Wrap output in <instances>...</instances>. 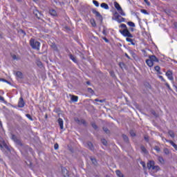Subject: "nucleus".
<instances>
[{
  "label": "nucleus",
  "instance_id": "nucleus-1",
  "mask_svg": "<svg viewBox=\"0 0 177 177\" xmlns=\"http://www.w3.org/2000/svg\"><path fill=\"white\" fill-rule=\"evenodd\" d=\"M112 20H114L115 21H117L118 24H121L123 22H126V19L123 18L122 17H121L117 11H115L113 13V17H112Z\"/></svg>",
  "mask_w": 177,
  "mask_h": 177
},
{
  "label": "nucleus",
  "instance_id": "nucleus-2",
  "mask_svg": "<svg viewBox=\"0 0 177 177\" xmlns=\"http://www.w3.org/2000/svg\"><path fill=\"white\" fill-rule=\"evenodd\" d=\"M158 62V59L155 55L150 56L149 59L146 60V63L148 67H153V62Z\"/></svg>",
  "mask_w": 177,
  "mask_h": 177
},
{
  "label": "nucleus",
  "instance_id": "nucleus-3",
  "mask_svg": "<svg viewBox=\"0 0 177 177\" xmlns=\"http://www.w3.org/2000/svg\"><path fill=\"white\" fill-rule=\"evenodd\" d=\"M30 44L31 48L36 49L37 50H39V47L41 46V43H39V41H36L35 39H30Z\"/></svg>",
  "mask_w": 177,
  "mask_h": 177
},
{
  "label": "nucleus",
  "instance_id": "nucleus-4",
  "mask_svg": "<svg viewBox=\"0 0 177 177\" xmlns=\"http://www.w3.org/2000/svg\"><path fill=\"white\" fill-rule=\"evenodd\" d=\"M119 32H120V34L122 35H123V37H129V38L133 37V35L130 33V32L128 29L120 30H119Z\"/></svg>",
  "mask_w": 177,
  "mask_h": 177
},
{
  "label": "nucleus",
  "instance_id": "nucleus-5",
  "mask_svg": "<svg viewBox=\"0 0 177 177\" xmlns=\"http://www.w3.org/2000/svg\"><path fill=\"white\" fill-rule=\"evenodd\" d=\"M114 6L115 9H117L118 12L119 14H120L121 16H126V13L124 12L122 8H121V6H120L119 3H118L116 1L114 2Z\"/></svg>",
  "mask_w": 177,
  "mask_h": 177
},
{
  "label": "nucleus",
  "instance_id": "nucleus-6",
  "mask_svg": "<svg viewBox=\"0 0 177 177\" xmlns=\"http://www.w3.org/2000/svg\"><path fill=\"white\" fill-rule=\"evenodd\" d=\"M166 76L170 81H173L174 80V77H173V73L171 70L167 71Z\"/></svg>",
  "mask_w": 177,
  "mask_h": 177
},
{
  "label": "nucleus",
  "instance_id": "nucleus-7",
  "mask_svg": "<svg viewBox=\"0 0 177 177\" xmlns=\"http://www.w3.org/2000/svg\"><path fill=\"white\" fill-rule=\"evenodd\" d=\"M147 167L148 169H149V170L151 169V168H153V167H156L155 161L154 160L148 161Z\"/></svg>",
  "mask_w": 177,
  "mask_h": 177
},
{
  "label": "nucleus",
  "instance_id": "nucleus-8",
  "mask_svg": "<svg viewBox=\"0 0 177 177\" xmlns=\"http://www.w3.org/2000/svg\"><path fill=\"white\" fill-rule=\"evenodd\" d=\"M25 106V102L24 101V99L21 97L19 99V102H18V107L23 108Z\"/></svg>",
  "mask_w": 177,
  "mask_h": 177
},
{
  "label": "nucleus",
  "instance_id": "nucleus-9",
  "mask_svg": "<svg viewBox=\"0 0 177 177\" xmlns=\"http://www.w3.org/2000/svg\"><path fill=\"white\" fill-rule=\"evenodd\" d=\"M93 13L96 16V17H98L100 21H102V17L98 11L94 10V11H93Z\"/></svg>",
  "mask_w": 177,
  "mask_h": 177
},
{
  "label": "nucleus",
  "instance_id": "nucleus-10",
  "mask_svg": "<svg viewBox=\"0 0 177 177\" xmlns=\"http://www.w3.org/2000/svg\"><path fill=\"white\" fill-rule=\"evenodd\" d=\"M167 142L170 143V145H171V146H173L174 149L177 151V145H176V144L174 143V142H173V141H169V140H167Z\"/></svg>",
  "mask_w": 177,
  "mask_h": 177
},
{
  "label": "nucleus",
  "instance_id": "nucleus-11",
  "mask_svg": "<svg viewBox=\"0 0 177 177\" xmlns=\"http://www.w3.org/2000/svg\"><path fill=\"white\" fill-rule=\"evenodd\" d=\"M58 123H59L60 129L62 130L63 129V120L62 118H59Z\"/></svg>",
  "mask_w": 177,
  "mask_h": 177
},
{
  "label": "nucleus",
  "instance_id": "nucleus-12",
  "mask_svg": "<svg viewBox=\"0 0 177 177\" xmlns=\"http://www.w3.org/2000/svg\"><path fill=\"white\" fill-rule=\"evenodd\" d=\"M101 8H102L105 10H109V6H108L107 3H101Z\"/></svg>",
  "mask_w": 177,
  "mask_h": 177
},
{
  "label": "nucleus",
  "instance_id": "nucleus-13",
  "mask_svg": "<svg viewBox=\"0 0 177 177\" xmlns=\"http://www.w3.org/2000/svg\"><path fill=\"white\" fill-rule=\"evenodd\" d=\"M151 169L153 170V171L155 173H156L157 171H159L161 169L160 168V167L158 165H156V167H153Z\"/></svg>",
  "mask_w": 177,
  "mask_h": 177
},
{
  "label": "nucleus",
  "instance_id": "nucleus-14",
  "mask_svg": "<svg viewBox=\"0 0 177 177\" xmlns=\"http://www.w3.org/2000/svg\"><path fill=\"white\" fill-rule=\"evenodd\" d=\"M49 13L51 16H53V17H55L57 15V13L56 12V11L53 9L49 10Z\"/></svg>",
  "mask_w": 177,
  "mask_h": 177
},
{
  "label": "nucleus",
  "instance_id": "nucleus-15",
  "mask_svg": "<svg viewBox=\"0 0 177 177\" xmlns=\"http://www.w3.org/2000/svg\"><path fill=\"white\" fill-rule=\"evenodd\" d=\"M71 101L73 102H77L78 101V97L75 95H71Z\"/></svg>",
  "mask_w": 177,
  "mask_h": 177
},
{
  "label": "nucleus",
  "instance_id": "nucleus-16",
  "mask_svg": "<svg viewBox=\"0 0 177 177\" xmlns=\"http://www.w3.org/2000/svg\"><path fill=\"white\" fill-rule=\"evenodd\" d=\"M15 75L19 79H22L23 78V73L21 72H20V71H17Z\"/></svg>",
  "mask_w": 177,
  "mask_h": 177
},
{
  "label": "nucleus",
  "instance_id": "nucleus-17",
  "mask_svg": "<svg viewBox=\"0 0 177 177\" xmlns=\"http://www.w3.org/2000/svg\"><path fill=\"white\" fill-rule=\"evenodd\" d=\"M155 71L158 72V73L161 74V68L159 66H156L154 67Z\"/></svg>",
  "mask_w": 177,
  "mask_h": 177
},
{
  "label": "nucleus",
  "instance_id": "nucleus-18",
  "mask_svg": "<svg viewBox=\"0 0 177 177\" xmlns=\"http://www.w3.org/2000/svg\"><path fill=\"white\" fill-rule=\"evenodd\" d=\"M90 24H91L93 27H96V26H97L96 21H95L94 19H90Z\"/></svg>",
  "mask_w": 177,
  "mask_h": 177
},
{
  "label": "nucleus",
  "instance_id": "nucleus-19",
  "mask_svg": "<svg viewBox=\"0 0 177 177\" xmlns=\"http://www.w3.org/2000/svg\"><path fill=\"white\" fill-rule=\"evenodd\" d=\"M140 149H141V151L142 152V153L147 154L148 153L145 147L141 146Z\"/></svg>",
  "mask_w": 177,
  "mask_h": 177
},
{
  "label": "nucleus",
  "instance_id": "nucleus-20",
  "mask_svg": "<svg viewBox=\"0 0 177 177\" xmlns=\"http://www.w3.org/2000/svg\"><path fill=\"white\" fill-rule=\"evenodd\" d=\"M127 24L129 26L135 28L136 27V24H134L133 21H128Z\"/></svg>",
  "mask_w": 177,
  "mask_h": 177
},
{
  "label": "nucleus",
  "instance_id": "nucleus-21",
  "mask_svg": "<svg viewBox=\"0 0 177 177\" xmlns=\"http://www.w3.org/2000/svg\"><path fill=\"white\" fill-rule=\"evenodd\" d=\"M115 174H117L118 177H123V174L120 170L115 171Z\"/></svg>",
  "mask_w": 177,
  "mask_h": 177
},
{
  "label": "nucleus",
  "instance_id": "nucleus-22",
  "mask_svg": "<svg viewBox=\"0 0 177 177\" xmlns=\"http://www.w3.org/2000/svg\"><path fill=\"white\" fill-rule=\"evenodd\" d=\"M158 160H159L160 164H163L165 162V160L161 156H158Z\"/></svg>",
  "mask_w": 177,
  "mask_h": 177
},
{
  "label": "nucleus",
  "instance_id": "nucleus-23",
  "mask_svg": "<svg viewBox=\"0 0 177 177\" xmlns=\"http://www.w3.org/2000/svg\"><path fill=\"white\" fill-rule=\"evenodd\" d=\"M127 41H128V42H129V43H131V45H135V44L133 43V39H131V38H129V37H127Z\"/></svg>",
  "mask_w": 177,
  "mask_h": 177
},
{
  "label": "nucleus",
  "instance_id": "nucleus-24",
  "mask_svg": "<svg viewBox=\"0 0 177 177\" xmlns=\"http://www.w3.org/2000/svg\"><path fill=\"white\" fill-rule=\"evenodd\" d=\"M169 136H170L171 138H175L174 132L172 131H169Z\"/></svg>",
  "mask_w": 177,
  "mask_h": 177
},
{
  "label": "nucleus",
  "instance_id": "nucleus-25",
  "mask_svg": "<svg viewBox=\"0 0 177 177\" xmlns=\"http://www.w3.org/2000/svg\"><path fill=\"white\" fill-rule=\"evenodd\" d=\"M70 59H71V60L75 62V63H77V59H75V57L73 55H70Z\"/></svg>",
  "mask_w": 177,
  "mask_h": 177
},
{
  "label": "nucleus",
  "instance_id": "nucleus-26",
  "mask_svg": "<svg viewBox=\"0 0 177 177\" xmlns=\"http://www.w3.org/2000/svg\"><path fill=\"white\" fill-rule=\"evenodd\" d=\"M93 4H94L96 8L100 7V3L96 0H93Z\"/></svg>",
  "mask_w": 177,
  "mask_h": 177
},
{
  "label": "nucleus",
  "instance_id": "nucleus-27",
  "mask_svg": "<svg viewBox=\"0 0 177 177\" xmlns=\"http://www.w3.org/2000/svg\"><path fill=\"white\" fill-rule=\"evenodd\" d=\"M95 102H100V103H104L106 102V100H99V99H95Z\"/></svg>",
  "mask_w": 177,
  "mask_h": 177
},
{
  "label": "nucleus",
  "instance_id": "nucleus-28",
  "mask_svg": "<svg viewBox=\"0 0 177 177\" xmlns=\"http://www.w3.org/2000/svg\"><path fill=\"white\" fill-rule=\"evenodd\" d=\"M90 160H91L93 164H94L95 165H97L96 159H95L94 158H90Z\"/></svg>",
  "mask_w": 177,
  "mask_h": 177
},
{
  "label": "nucleus",
  "instance_id": "nucleus-29",
  "mask_svg": "<svg viewBox=\"0 0 177 177\" xmlns=\"http://www.w3.org/2000/svg\"><path fill=\"white\" fill-rule=\"evenodd\" d=\"M121 28L127 29V26L124 24H121L120 26H119Z\"/></svg>",
  "mask_w": 177,
  "mask_h": 177
},
{
  "label": "nucleus",
  "instance_id": "nucleus-30",
  "mask_svg": "<svg viewBox=\"0 0 177 177\" xmlns=\"http://www.w3.org/2000/svg\"><path fill=\"white\" fill-rule=\"evenodd\" d=\"M51 46L54 51H57V46L55 44H53Z\"/></svg>",
  "mask_w": 177,
  "mask_h": 177
},
{
  "label": "nucleus",
  "instance_id": "nucleus-31",
  "mask_svg": "<svg viewBox=\"0 0 177 177\" xmlns=\"http://www.w3.org/2000/svg\"><path fill=\"white\" fill-rule=\"evenodd\" d=\"M25 116H26V118H27L28 119H29L30 120H31V121L33 120L32 116H31L30 114H26V115H25Z\"/></svg>",
  "mask_w": 177,
  "mask_h": 177
},
{
  "label": "nucleus",
  "instance_id": "nucleus-32",
  "mask_svg": "<svg viewBox=\"0 0 177 177\" xmlns=\"http://www.w3.org/2000/svg\"><path fill=\"white\" fill-rule=\"evenodd\" d=\"M102 145H104V146H106V145H107V141L106 140V139H102Z\"/></svg>",
  "mask_w": 177,
  "mask_h": 177
},
{
  "label": "nucleus",
  "instance_id": "nucleus-33",
  "mask_svg": "<svg viewBox=\"0 0 177 177\" xmlns=\"http://www.w3.org/2000/svg\"><path fill=\"white\" fill-rule=\"evenodd\" d=\"M140 12H141V13H143L145 15H149V13H147V11L146 10L141 9Z\"/></svg>",
  "mask_w": 177,
  "mask_h": 177
},
{
  "label": "nucleus",
  "instance_id": "nucleus-34",
  "mask_svg": "<svg viewBox=\"0 0 177 177\" xmlns=\"http://www.w3.org/2000/svg\"><path fill=\"white\" fill-rule=\"evenodd\" d=\"M164 153L166 155H168L169 153V151L168 149H164Z\"/></svg>",
  "mask_w": 177,
  "mask_h": 177
},
{
  "label": "nucleus",
  "instance_id": "nucleus-35",
  "mask_svg": "<svg viewBox=\"0 0 177 177\" xmlns=\"http://www.w3.org/2000/svg\"><path fill=\"white\" fill-rule=\"evenodd\" d=\"M88 146L89 147L90 150H93L91 142H88Z\"/></svg>",
  "mask_w": 177,
  "mask_h": 177
},
{
  "label": "nucleus",
  "instance_id": "nucleus-36",
  "mask_svg": "<svg viewBox=\"0 0 177 177\" xmlns=\"http://www.w3.org/2000/svg\"><path fill=\"white\" fill-rule=\"evenodd\" d=\"M154 150L156 151L158 153L160 151L159 147H154Z\"/></svg>",
  "mask_w": 177,
  "mask_h": 177
},
{
  "label": "nucleus",
  "instance_id": "nucleus-37",
  "mask_svg": "<svg viewBox=\"0 0 177 177\" xmlns=\"http://www.w3.org/2000/svg\"><path fill=\"white\" fill-rule=\"evenodd\" d=\"M12 140H13L15 142H17V138L15 135H12L11 136Z\"/></svg>",
  "mask_w": 177,
  "mask_h": 177
},
{
  "label": "nucleus",
  "instance_id": "nucleus-38",
  "mask_svg": "<svg viewBox=\"0 0 177 177\" xmlns=\"http://www.w3.org/2000/svg\"><path fill=\"white\" fill-rule=\"evenodd\" d=\"M109 74H111V75L112 77H115V74H114V72H113V71H109Z\"/></svg>",
  "mask_w": 177,
  "mask_h": 177
},
{
  "label": "nucleus",
  "instance_id": "nucleus-39",
  "mask_svg": "<svg viewBox=\"0 0 177 177\" xmlns=\"http://www.w3.org/2000/svg\"><path fill=\"white\" fill-rule=\"evenodd\" d=\"M88 92H89L91 94H93V90L91 89V88H88Z\"/></svg>",
  "mask_w": 177,
  "mask_h": 177
},
{
  "label": "nucleus",
  "instance_id": "nucleus-40",
  "mask_svg": "<svg viewBox=\"0 0 177 177\" xmlns=\"http://www.w3.org/2000/svg\"><path fill=\"white\" fill-rule=\"evenodd\" d=\"M130 135H131V137L136 136V133L133 131H130Z\"/></svg>",
  "mask_w": 177,
  "mask_h": 177
},
{
  "label": "nucleus",
  "instance_id": "nucleus-41",
  "mask_svg": "<svg viewBox=\"0 0 177 177\" xmlns=\"http://www.w3.org/2000/svg\"><path fill=\"white\" fill-rule=\"evenodd\" d=\"M159 79L161 80V81H162L163 82H165V80L162 75H159Z\"/></svg>",
  "mask_w": 177,
  "mask_h": 177
},
{
  "label": "nucleus",
  "instance_id": "nucleus-42",
  "mask_svg": "<svg viewBox=\"0 0 177 177\" xmlns=\"http://www.w3.org/2000/svg\"><path fill=\"white\" fill-rule=\"evenodd\" d=\"M123 138L124 141L127 142L128 141V137L126 135H123Z\"/></svg>",
  "mask_w": 177,
  "mask_h": 177
},
{
  "label": "nucleus",
  "instance_id": "nucleus-43",
  "mask_svg": "<svg viewBox=\"0 0 177 177\" xmlns=\"http://www.w3.org/2000/svg\"><path fill=\"white\" fill-rule=\"evenodd\" d=\"M54 149H55V150H57L59 149V145L58 144H55L54 145Z\"/></svg>",
  "mask_w": 177,
  "mask_h": 177
},
{
  "label": "nucleus",
  "instance_id": "nucleus-44",
  "mask_svg": "<svg viewBox=\"0 0 177 177\" xmlns=\"http://www.w3.org/2000/svg\"><path fill=\"white\" fill-rule=\"evenodd\" d=\"M141 165H142L143 168L146 167L145 162H140Z\"/></svg>",
  "mask_w": 177,
  "mask_h": 177
},
{
  "label": "nucleus",
  "instance_id": "nucleus-45",
  "mask_svg": "<svg viewBox=\"0 0 177 177\" xmlns=\"http://www.w3.org/2000/svg\"><path fill=\"white\" fill-rule=\"evenodd\" d=\"M104 131L106 133H109V130L107 128H104Z\"/></svg>",
  "mask_w": 177,
  "mask_h": 177
},
{
  "label": "nucleus",
  "instance_id": "nucleus-46",
  "mask_svg": "<svg viewBox=\"0 0 177 177\" xmlns=\"http://www.w3.org/2000/svg\"><path fill=\"white\" fill-rule=\"evenodd\" d=\"M92 127L94 128L95 129H97V128L96 124H92Z\"/></svg>",
  "mask_w": 177,
  "mask_h": 177
},
{
  "label": "nucleus",
  "instance_id": "nucleus-47",
  "mask_svg": "<svg viewBox=\"0 0 177 177\" xmlns=\"http://www.w3.org/2000/svg\"><path fill=\"white\" fill-rule=\"evenodd\" d=\"M144 2L147 3V6H150V3L147 0H144Z\"/></svg>",
  "mask_w": 177,
  "mask_h": 177
},
{
  "label": "nucleus",
  "instance_id": "nucleus-48",
  "mask_svg": "<svg viewBox=\"0 0 177 177\" xmlns=\"http://www.w3.org/2000/svg\"><path fill=\"white\" fill-rule=\"evenodd\" d=\"M102 39H104L106 43L109 42V40H108L106 37H103Z\"/></svg>",
  "mask_w": 177,
  "mask_h": 177
},
{
  "label": "nucleus",
  "instance_id": "nucleus-49",
  "mask_svg": "<svg viewBox=\"0 0 177 177\" xmlns=\"http://www.w3.org/2000/svg\"><path fill=\"white\" fill-rule=\"evenodd\" d=\"M0 100L2 102H5V100L4 98L0 95Z\"/></svg>",
  "mask_w": 177,
  "mask_h": 177
},
{
  "label": "nucleus",
  "instance_id": "nucleus-50",
  "mask_svg": "<svg viewBox=\"0 0 177 177\" xmlns=\"http://www.w3.org/2000/svg\"><path fill=\"white\" fill-rule=\"evenodd\" d=\"M12 58H13V59H17V57L15 55H12Z\"/></svg>",
  "mask_w": 177,
  "mask_h": 177
},
{
  "label": "nucleus",
  "instance_id": "nucleus-51",
  "mask_svg": "<svg viewBox=\"0 0 177 177\" xmlns=\"http://www.w3.org/2000/svg\"><path fill=\"white\" fill-rule=\"evenodd\" d=\"M102 34H104V35H106V29H104V30H102Z\"/></svg>",
  "mask_w": 177,
  "mask_h": 177
},
{
  "label": "nucleus",
  "instance_id": "nucleus-52",
  "mask_svg": "<svg viewBox=\"0 0 177 177\" xmlns=\"http://www.w3.org/2000/svg\"><path fill=\"white\" fill-rule=\"evenodd\" d=\"M166 86L167 87V88L170 89L171 86H169V84L168 83H166Z\"/></svg>",
  "mask_w": 177,
  "mask_h": 177
},
{
  "label": "nucleus",
  "instance_id": "nucleus-53",
  "mask_svg": "<svg viewBox=\"0 0 177 177\" xmlns=\"http://www.w3.org/2000/svg\"><path fill=\"white\" fill-rule=\"evenodd\" d=\"M162 141H169V140H167L166 138H162ZM169 141H171V140H169Z\"/></svg>",
  "mask_w": 177,
  "mask_h": 177
},
{
  "label": "nucleus",
  "instance_id": "nucleus-54",
  "mask_svg": "<svg viewBox=\"0 0 177 177\" xmlns=\"http://www.w3.org/2000/svg\"><path fill=\"white\" fill-rule=\"evenodd\" d=\"M0 149H1V150H3V147L2 144H1V143H0Z\"/></svg>",
  "mask_w": 177,
  "mask_h": 177
},
{
  "label": "nucleus",
  "instance_id": "nucleus-55",
  "mask_svg": "<svg viewBox=\"0 0 177 177\" xmlns=\"http://www.w3.org/2000/svg\"><path fill=\"white\" fill-rule=\"evenodd\" d=\"M125 57H127L128 59H130V57L127 53H125Z\"/></svg>",
  "mask_w": 177,
  "mask_h": 177
},
{
  "label": "nucleus",
  "instance_id": "nucleus-56",
  "mask_svg": "<svg viewBox=\"0 0 177 177\" xmlns=\"http://www.w3.org/2000/svg\"><path fill=\"white\" fill-rule=\"evenodd\" d=\"M62 171H66V174H68V171H67V169H62Z\"/></svg>",
  "mask_w": 177,
  "mask_h": 177
},
{
  "label": "nucleus",
  "instance_id": "nucleus-57",
  "mask_svg": "<svg viewBox=\"0 0 177 177\" xmlns=\"http://www.w3.org/2000/svg\"><path fill=\"white\" fill-rule=\"evenodd\" d=\"M3 146H4V147H5L6 149H8V146H7L6 144H3Z\"/></svg>",
  "mask_w": 177,
  "mask_h": 177
},
{
  "label": "nucleus",
  "instance_id": "nucleus-58",
  "mask_svg": "<svg viewBox=\"0 0 177 177\" xmlns=\"http://www.w3.org/2000/svg\"><path fill=\"white\" fill-rule=\"evenodd\" d=\"M82 123L83 124H85V121H84V120H82Z\"/></svg>",
  "mask_w": 177,
  "mask_h": 177
},
{
  "label": "nucleus",
  "instance_id": "nucleus-59",
  "mask_svg": "<svg viewBox=\"0 0 177 177\" xmlns=\"http://www.w3.org/2000/svg\"><path fill=\"white\" fill-rule=\"evenodd\" d=\"M145 140H146L147 141H149V138L147 137H145Z\"/></svg>",
  "mask_w": 177,
  "mask_h": 177
},
{
  "label": "nucleus",
  "instance_id": "nucleus-60",
  "mask_svg": "<svg viewBox=\"0 0 177 177\" xmlns=\"http://www.w3.org/2000/svg\"><path fill=\"white\" fill-rule=\"evenodd\" d=\"M130 30L132 31V32H133V31H134V29H133V28H131L130 29Z\"/></svg>",
  "mask_w": 177,
  "mask_h": 177
},
{
  "label": "nucleus",
  "instance_id": "nucleus-61",
  "mask_svg": "<svg viewBox=\"0 0 177 177\" xmlns=\"http://www.w3.org/2000/svg\"><path fill=\"white\" fill-rule=\"evenodd\" d=\"M0 126L2 127V122L0 120Z\"/></svg>",
  "mask_w": 177,
  "mask_h": 177
},
{
  "label": "nucleus",
  "instance_id": "nucleus-62",
  "mask_svg": "<svg viewBox=\"0 0 177 177\" xmlns=\"http://www.w3.org/2000/svg\"><path fill=\"white\" fill-rule=\"evenodd\" d=\"M174 26H176V28H177V23L174 24Z\"/></svg>",
  "mask_w": 177,
  "mask_h": 177
},
{
  "label": "nucleus",
  "instance_id": "nucleus-63",
  "mask_svg": "<svg viewBox=\"0 0 177 177\" xmlns=\"http://www.w3.org/2000/svg\"><path fill=\"white\" fill-rule=\"evenodd\" d=\"M35 15H36V17H37V18H39L38 14L36 13Z\"/></svg>",
  "mask_w": 177,
  "mask_h": 177
},
{
  "label": "nucleus",
  "instance_id": "nucleus-64",
  "mask_svg": "<svg viewBox=\"0 0 177 177\" xmlns=\"http://www.w3.org/2000/svg\"><path fill=\"white\" fill-rule=\"evenodd\" d=\"M41 62H39L37 65H39H39H41Z\"/></svg>",
  "mask_w": 177,
  "mask_h": 177
}]
</instances>
